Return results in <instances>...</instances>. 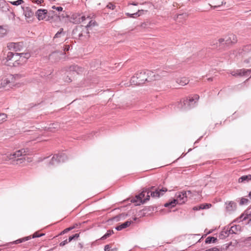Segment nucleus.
Wrapping results in <instances>:
<instances>
[{"instance_id":"f257e3e1","label":"nucleus","mask_w":251,"mask_h":251,"mask_svg":"<svg viewBox=\"0 0 251 251\" xmlns=\"http://www.w3.org/2000/svg\"><path fill=\"white\" fill-rule=\"evenodd\" d=\"M167 191V189L166 188L163 187L161 189L158 188L155 189L154 186H151L145 190H143L140 194L132 199L131 202L135 203L136 205H138L149 201L150 197L154 198H159Z\"/></svg>"},{"instance_id":"f03ea898","label":"nucleus","mask_w":251,"mask_h":251,"mask_svg":"<svg viewBox=\"0 0 251 251\" xmlns=\"http://www.w3.org/2000/svg\"><path fill=\"white\" fill-rule=\"evenodd\" d=\"M30 55L29 53H15L8 52L6 57L7 61H10L9 65L12 64L14 66L25 64Z\"/></svg>"},{"instance_id":"7ed1b4c3","label":"nucleus","mask_w":251,"mask_h":251,"mask_svg":"<svg viewBox=\"0 0 251 251\" xmlns=\"http://www.w3.org/2000/svg\"><path fill=\"white\" fill-rule=\"evenodd\" d=\"M196 191L192 192L191 191L178 192L176 194V199H174L170 202L165 203L164 206L165 207H168L169 206L174 207L176 203L180 204H183L187 201L188 196H189V197H192L196 195Z\"/></svg>"},{"instance_id":"20e7f679","label":"nucleus","mask_w":251,"mask_h":251,"mask_svg":"<svg viewBox=\"0 0 251 251\" xmlns=\"http://www.w3.org/2000/svg\"><path fill=\"white\" fill-rule=\"evenodd\" d=\"M19 77L18 75H16L12 77L10 80L5 76H0V88L5 87L8 84H10L11 88L13 87H19L21 86L22 83H16L15 80Z\"/></svg>"},{"instance_id":"39448f33","label":"nucleus","mask_w":251,"mask_h":251,"mask_svg":"<svg viewBox=\"0 0 251 251\" xmlns=\"http://www.w3.org/2000/svg\"><path fill=\"white\" fill-rule=\"evenodd\" d=\"M147 77L145 74V70L138 71L132 77L130 82L135 85H139L144 83L147 81Z\"/></svg>"},{"instance_id":"423d86ee","label":"nucleus","mask_w":251,"mask_h":251,"mask_svg":"<svg viewBox=\"0 0 251 251\" xmlns=\"http://www.w3.org/2000/svg\"><path fill=\"white\" fill-rule=\"evenodd\" d=\"M239 53L242 57V60L246 64H251V46L247 45L240 50Z\"/></svg>"},{"instance_id":"0eeeda50","label":"nucleus","mask_w":251,"mask_h":251,"mask_svg":"<svg viewBox=\"0 0 251 251\" xmlns=\"http://www.w3.org/2000/svg\"><path fill=\"white\" fill-rule=\"evenodd\" d=\"M251 73V69H239L235 71H232L230 74L234 76H243L248 75Z\"/></svg>"},{"instance_id":"6e6552de","label":"nucleus","mask_w":251,"mask_h":251,"mask_svg":"<svg viewBox=\"0 0 251 251\" xmlns=\"http://www.w3.org/2000/svg\"><path fill=\"white\" fill-rule=\"evenodd\" d=\"M11 154L12 155L13 161L15 162L19 157L22 156H26L29 154L27 151L25 149L17 150L15 152L11 153Z\"/></svg>"},{"instance_id":"1a4fd4ad","label":"nucleus","mask_w":251,"mask_h":251,"mask_svg":"<svg viewBox=\"0 0 251 251\" xmlns=\"http://www.w3.org/2000/svg\"><path fill=\"white\" fill-rule=\"evenodd\" d=\"M7 48L9 50H11L16 52L20 51L23 48V44L21 42H11L7 44Z\"/></svg>"},{"instance_id":"9d476101","label":"nucleus","mask_w":251,"mask_h":251,"mask_svg":"<svg viewBox=\"0 0 251 251\" xmlns=\"http://www.w3.org/2000/svg\"><path fill=\"white\" fill-rule=\"evenodd\" d=\"M145 74L147 77V81H154L160 78V76L159 75L156 74L151 71L145 70Z\"/></svg>"},{"instance_id":"9b49d317","label":"nucleus","mask_w":251,"mask_h":251,"mask_svg":"<svg viewBox=\"0 0 251 251\" xmlns=\"http://www.w3.org/2000/svg\"><path fill=\"white\" fill-rule=\"evenodd\" d=\"M48 10L47 9H38L35 13V15L39 21L44 20L47 16Z\"/></svg>"},{"instance_id":"f8f14e48","label":"nucleus","mask_w":251,"mask_h":251,"mask_svg":"<svg viewBox=\"0 0 251 251\" xmlns=\"http://www.w3.org/2000/svg\"><path fill=\"white\" fill-rule=\"evenodd\" d=\"M226 44L227 45H232L235 44L237 42V38L235 35L230 34L228 35V37L226 38Z\"/></svg>"},{"instance_id":"ddd939ff","label":"nucleus","mask_w":251,"mask_h":251,"mask_svg":"<svg viewBox=\"0 0 251 251\" xmlns=\"http://www.w3.org/2000/svg\"><path fill=\"white\" fill-rule=\"evenodd\" d=\"M212 205L210 203H202L199 206H194L193 208V210L197 211L201 209H208L211 207Z\"/></svg>"},{"instance_id":"4468645a","label":"nucleus","mask_w":251,"mask_h":251,"mask_svg":"<svg viewBox=\"0 0 251 251\" xmlns=\"http://www.w3.org/2000/svg\"><path fill=\"white\" fill-rule=\"evenodd\" d=\"M250 180H251V175H248L246 176H243L239 177L238 180V182L239 183L248 182Z\"/></svg>"},{"instance_id":"2eb2a0df","label":"nucleus","mask_w":251,"mask_h":251,"mask_svg":"<svg viewBox=\"0 0 251 251\" xmlns=\"http://www.w3.org/2000/svg\"><path fill=\"white\" fill-rule=\"evenodd\" d=\"M24 15L26 18H30L33 16L34 13L30 7H27L24 10Z\"/></svg>"},{"instance_id":"dca6fc26","label":"nucleus","mask_w":251,"mask_h":251,"mask_svg":"<svg viewBox=\"0 0 251 251\" xmlns=\"http://www.w3.org/2000/svg\"><path fill=\"white\" fill-rule=\"evenodd\" d=\"M189 82L188 78L185 77H180L178 78L176 80V82L181 86H185Z\"/></svg>"},{"instance_id":"f3484780","label":"nucleus","mask_w":251,"mask_h":251,"mask_svg":"<svg viewBox=\"0 0 251 251\" xmlns=\"http://www.w3.org/2000/svg\"><path fill=\"white\" fill-rule=\"evenodd\" d=\"M226 209L227 211H230L234 209L236 207V204L233 201H229L226 203Z\"/></svg>"},{"instance_id":"a211bd4d","label":"nucleus","mask_w":251,"mask_h":251,"mask_svg":"<svg viewBox=\"0 0 251 251\" xmlns=\"http://www.w3.org/2000/svg\"><path fill=\"white\" fill-rule=\"evenodd\" d=\"M60 128V125L58 123H53L50 125L49 130L51 132H55Z\"/></svg>"},{"instance_id":"6ab92c4d","label":"nucleus","mask_w":251,"mask_h":251,"mask_svg":"<svg viewBox=\"0 0 251 251\" xmlns=\"http://www.w3.org/2000/svg\"><path fill=\"white\" fill-rule=\"evenodd\" d=\"M131 221H126L122 225L117 226L116 228L117 230H121L124 228L128 227L131 224Z\"/></svg>"},{"instance_id":"aec40b11","label":"nucleus","mask_w":251,"mask_h":251,"mask_svg":"<svg viewBox=\"0 0 251 251\" xmlns=\"http://www.w3.org/2000/svg\"><path fill=\"white\" fill-rule=\"evenodd\" d=\"M25 159L24 157L20 158L19 157L16 159L15 161V164L16 165H18L19 166H24L25 165Z\"/></svg>"},{"instance_id":"412c9836","label":"nucleus","mask_w":251,"mask_h":251,"mask_svg":"<svg viewBox=\"0 0 251 251\" xmlns=\"http://www.w3.org/2000/svg\"><path fill=\"white\" fill-rule=\"evenodd\" d=\"M31 238V236L25 237L21 239H19L13 242L14 244H19L24 242H25Z\"/></svg>"},{"instance_id":"4be33fe9","label":"nucleus","mask_w":251,"mask_h":251,"mask_svg":"<svg viewBox=\"0 0 251 251\" xmlns=\"http://www.w3.org/2000/svg\"><path fill=\"white\" fill-rule=\"evenodd\" d=\"M7 116L5 113H0V124L6 121Z\"/></svg>"},{"instance_id":"5701e85b","label":"nucleus","mask_w":251,"mask_h":251,"mask_svg":"<svg viewBox=\"0 0 251 251\" xmlns=\"http://www.w3.org/2000/svg\"><path fill=\"white\" fill-rule=\"evenodd\" d=\"M7 33L6 29L2 26H0V36H3Z\"/></svg>"},{"instance_id":"b1692460","label":"nucleus","mask_w":251,"mask_h":251,"mask_svg":"<svg viewBox=\"0 0 251 251\" xmlns=\"http://www.w3.org/2000/svg\"><path fill=\"white\" fill-rule=\"evenodd\" d=\"M217 239L214 237H208L205 240L206 243H214Z\"/></svg>"},{"instance_id":"393cba45","label":"nucleus","mask_w":251,"mask_h":251,"mask_svg":"<svg viewBox=\"0 0 251 251\" xmlns=\"http://www.w3.org/2000/svg\"><path fill=\"white\" fill-rule=\"evenodd\" d=\"M10 2L13 5H19L24 3V1L23 0H17L16 1H10Z\"/></svg>"},{"instance_id":"a878e982","label":"nucleus","mask_w":251,"mask_h":251,"mask_svg":"<svg viewBox=\"0 0 251 251\" xmlns=\"http://www.w3.org/2000/svg\"><path fill=\"white\" fill-rule=\"evenodd\" d=\"M4 160L5 161H13L11 153L6 154L5 157L4 158Z\"/></svg>"},{"instance_id":"bb28decb","label":"nucleus","mask_w":251,"mask_h":251,"mask_svg":"<svg viewBox=\"0 0 251 251\" xmlns=\"http://www.w3.org/2000/svg\"><path fill=\"white\" fill-rule=\"evenodd\" d=\"M113 233V231L108 230L107 231V233L104 234L102 237V239H105L109 236H110L112 233Z\"/></svg>"},{"instance_id":"cd10ccee","label":"nucleus","mask_w":251,"mask_h":251,"mask_svg":"<svg viewBox=\"0 0 251 251\" xmlns=\"http://www.w3.org/2000/svg\"><path fill=\"white\" fill-rule=\"evenodd\" d=\"M24 158L25 159V162L31 163L33 161V158L32 157L25 156Z\"/></svg>"},{"instance_id":"c85d7f7f","label":"nucleus","mask_w":251,"mask_h":251,"mask_svg":"<svg viewBox=\"0 0 251 251\" xmlns=\"http://www.w3.org/2000/svg\"><path fill=\"white\" fill-rule=\"evenodd\" d=\"M96 22L95 21H93V20H91L89 24L88 25H87L86 26V27L87 28H89L92 26H95L96 25Z\"/></svg>"},{"instance_id":"c756f323","label":"nucleus","mask_w":251,"mask_h":251,"mask_svg":"<svg viewBox=\"0 0 251 251\" xmlns=\"http://www.w3.org/2000/svg\"><path fill=\"white\" fill-rule=\"evenodd\" d=\"M44 235H45V234H44V233L39 234L38 232H36L32 235V238L39 237L42 236Z\"/></svg>"},{"instance_id":"7c9ffc66","label":"nucleus","mask_w":251,"mask_h":251,"mask_svg":"<svg viewBox=\"0 0 251 251\" xmlns=\"http://www.w3.org/2000/svg\"><path fill=\"white\" fill-rule=\"evenodd\" d=\"M63 29L60 28V30L56 33L54 38H58L60 36L61 34L63 32Z\"/></svg>"},{"instance_id":"2f4dec72","label":"nucleus","mask_w":251,"mask_h":251,"mask_svg":"<svg viewBox=\"0 0 251 251\" xmlns=\"http://www.w3.org/2000/svg\"><path fill=\"white\" fill-rule=\"evenodd\" d=\"M248 202V200L247 199H246V198H242L241 201H240V204L242 205V204H247Z\"/></svg>"},{"instance_id":"473e14b6","label":"nucleus","mask_w":251,"mask_h":251,"mask_svg":"<svg viewBox=\"0 0 251 251\" xmlns=\"http://www.w3.org/2000/svg\"><path fill=\"white\" fill-rule=\"evenodd\" d=\"M107 7L109 8V9H114L115 7V6L114 4L112 3H109L107 5Z\"/></svg>"},{"instance_id":"72a5a7b5","label":"nucleus","mask_w":251,"mask_h":251,"mask_svg":"<svg viewBox=\"0 0 251 251\" xmlns=\"http://www.w3.org/2000/svg\"><path fill=\"white\" fill-rule=\"evenodd\" d=\"M52 8L53 9H55L58 11H62L63 10V8L62 7H56L55 6H52Z\"/></svg>"},{"instance_id":"f704fd0d","label":"nucleus","mask_w":251,"mask_h":251,"mask_svg":"<svg viewBox=\"0 0 251 251\" xmlns=\"http://www.w3.org/2000/svg\"><path fill=\"white\" fill-rule=\"evenodd\" d=\"M32 1L34 3H36L38 4H40L44 2L43 0H32Z\"/></svg>"},{"instance_id":"c9c22d12","label":"nucleus","mask_w":251,"mask_h":251,"mask_svg":"<svg viewBox=\"0 0 251 251\" xmlns=\"http://www.w3.org/2000/svg\"><path fill=\"white\" fill-rule=\"evenodd\" d=\"M68 243V240H67V239H66V240H64V241H63V242H61V243H60L59 245H60V246L62 247V246H65V245L66 244H67Z\"/></svg>"},{"instance_id":"e433bc0d","label":"nucleus","mask_w":251,"mask_h":251,"mask_svg":"<svg viewBox=\"0 0 251 251\" xmlns=\"http://www.w3.org/2000/svg\"><path fill=\"white\" fill-rule=\"evenodd\" d=\"M111 248V246L109 245H106L104 247L105 251H109Z\"/></svg>"},{"instance_id":"4c0bfd02","label":"nucleus","mask_w":251,"mask_h":251,"mask_svg":"<svg viewBox=\"0 0 251 251\" xmlns=\"http://www.w3.org/2000/svg\"><path fill=\"white\" fill-rule=\"evenodd\" d=\"M193 99H194L195 102H196V101L198 100L199 99V96L198 95H194L193 97Z\"/></svg>"},{"instance_id":"58836bf2","label":"nucleus","mask_w":251,"mask_h":251,"mask_svg":"<svg viewBox=\"0 0 251 251\" xmlns=\"http://www.w3.org/2000/svg\"><path fill=\"white\" fill-rule=\"evenodd\" d=\"M87 18L90 19L91 18H90V16H87ZM81 19L82 21H83L86 20V17L85 16H83L81 17Z\"/></svg>"},{"instance_id":"ea45409f","label":"nucleus","mask_w":251,"mask_h":251,"mask_svg":"<svg viewBox=\"0 0 251 251\" xmlns=\"http://www.w3.org/2000/svg\"><path fill=\"white\" fill-rule=\"evenodd\" d=\"M73 239H74L73 236H70L68 240V243L70 242Z\"/></svg>"},{"instance_id":"a19ab883","label":"nucleus","mask_w":251,"mask_h":251,"mask_svg":"<svg viewBox=\"0 0 251 251\" xmlns=\"http://www.w3.org/2000/svg\"><path fill=\"white\" fill-rule=\"evenodd\" d=\"M72 229H73V228H71V227H70V228H66L62 232L63 233H64L66 232L67 231H69V230H71Z\"/></svg>"},{"instance_id":"79ce46f5","label":"nucleus","mask_w":251,"mask_h":251,"mask_svg":"<svg viewBox=\"0 0 251 251\" xmlns=\"http://www.w3.org/2000/svg\"><path fill=\"white\" fill-rule=\"evenodd\" d=\"M188 100L190 103L193 102V101H195L194 99H193L192 97L189 98V99H188Z\"/></svg>"},{"instance_id":"37998d69","label":"nucleus","mask_w":251,"mask_h":251,"mask_svg":"<svg viewBox=\"0 0 251 251\" xmlns=\"http://www.w3.org/2000/svg\"><path fill=\"white\" fill-rule=\"evenodd\" d=\"M74 238H77L79 237V234L76 233L73 235Z\"/></svg>"},{"instance_id":"c03bdc74","label":"nucleus","mask_w":251,"mask_h":251,"mask_svg":"<svg viewBox=\"0 0 251 251\" xmlns=\"http://www.w3.org/2000/svg\"><path fill=\"white\" fill-rule=\"evenodd\" d=\"M225 41V39L223 38H220L219 39V43H221Z\"/></svg>"},{"instance_id":"a18cd8bd","label":"nucleus","mask_w":251,"mask_h":251,"mask_svg":"<svg viewBox=\"0 0 251 251\" xmlns=\"http://www.w3.org/2000/svg\"><path fill=\"white\" fill-rule=\"evenodd\" d=\"M69 48H70L69 46H68H68H66L65 48V50H66V51L69 50Z\"/></svg>"},{"instance_id":"49530a36","label":"nucleus","mask_w":251,"mask_h":251,"mask_svg":"<svg viewBox=\"0 0 251 251\" xmlns=\"http://www.w3.org/2000/svg\"><path fill=\"white\" fill-rule=\"evenodd\" d=\"M216 251V249H211L208 250L207 251Z\"/></svg>"},{"instance_id":"de8ad7c7","label":"nucleus","mask_w":251,"mask_h":251,"mask_svg":"<svg viewBox=\"0 0 251 251\" xmlns=\"http://www.w3.org/2000/svg\"><path fill=\"white\" fill-rule=\"evenodd\" d=\"M249 197L250 198V199H251V191L250 192L249 194Z\"/></svg>"},{"instance_id":"09e8293b","label":"nucleus","mask_w":251,"mask_h":251,"mask_svg":"<svg viewBox=\"0 0 251 251\" xmlns=\"http://www.w3.org/2000/svg\"><path fill=\"white\" fill-rule=\"evenodd\" d=\"M131 15H137V14H136V13H134V14H131Z\"/></svg>"}]
</instances>
